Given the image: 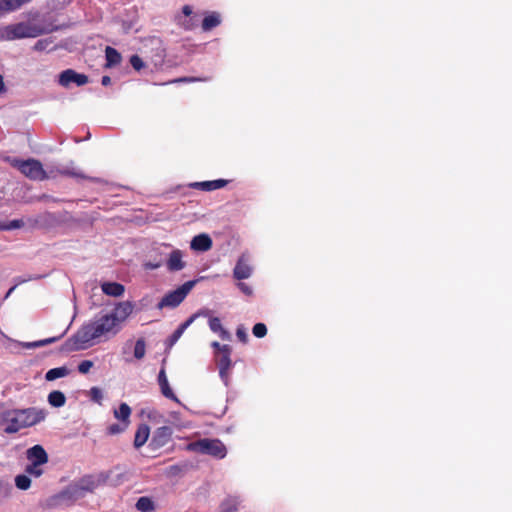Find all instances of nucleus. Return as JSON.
I'll list each match as a JSON object with an SVG mask.
<instances>
[{
  "mask_svg": "<svg viewBox=\"0 0 512 512\" xmlns=\"http://www.w3.org/2000/svg\"><path fill=\"white\" fill-rule=\"evenodd\" d=\"M21 428H24L21 424V420L18 416H13V419L8 421V425L5 427L4 432L7 434L17 433Z\"/></svg>",
  "mask_w": 512,
  "mask_h": 512,
  "instance_id": "33",
  "label": "nucleus"
},
{
  "mask_svg": "<svg viewBox=\"0 0 512 512\" xmlns=\"http://www.w3.org/2000/svg\"><path fill=\"white\" fill-rule=\"evenodd\" d=\"M111 83V78L107 75H104L101 79V84L103 86H108Z\"/></svg>",
  "mask_w": 512,
  "mask_h": 512,
  "instance_id": "53",
  "label": "nucleus"
},
{
  "mask_svg": "<svg viewBox=\"0 0 512 512\" xmlns=\"http://www.w3.org/2000/svg\"><path fill=\"white\" fill-rule=\"evenodd\" d=\"M253 335L257 338H263L267 334V327L264 323H256L252 329Z\"/></svg>",
  "mask_w": 512,
  "mask_h": 512,
  "instance_id": "38",
  "label": "nucleus"
},
{
  "mask_svg": "<svg viewBox=\"0 0 512 512\" xmlns=\"http://www.w3.org/2000/svg\"><path fill=\"white\" fill-rule=\"evenodd\" d=\"M52 42L51 38L40 39L35 43L33 49L38 52L44 51Z\"/></svg>",
  "mask_w": 512,
  "mask_h": 512,
  "instance_id": "41",
  "label": "nucleus"
},
{
  "mask_svg": "<svg viewBox=\"0 0 512 512\" xmlns=\"http://www.w3.org/2000/svg\"><path fill=\"white\" fill-rule=\"evenodd\" d=\"M108 477L109 475H106V472L85 475L74 484L80 490L81 496L83 498L85 492H93L98 486L105 484L108 480Z\"/></svg>",
  "mask_w": 512,
  "mask_h": 512,
  "instance_id": "7",
  "label": "nucleus"
},
{
  "mask_svg": "<svg viewBox=\"0 0 512 512\" xmlns=\"http://www.w3.org/2000/svg\"><path fill=\"white\" fill-rule=\"evenodd\" d=\"M146 344L143 339H139L135 343L134 357L136 359H142L145 356Z\"/></svg>",
  "mask_w": 512,
  "mask_h": 512,
  "instance_id": "37",
  "label": "nucleus"
},
{
  "mask_svg": "<svg viewBox=\"0 0 512 512\" xmlns=\"http://www.w3.org/2000/svg\"><path fill=\"white\" fill-rule=\"evenodd\" d=\"M63 335H64V333L61 334L60 336H57V337H51V338H47V339L36 341L37 342V347H43V346H46L48 344L54 343V342L58 341L61 337H63Z\"/></svg>",
  "mask_w": 512,
  "mask_h": 512,
  "instance_id": "47",
  "label": "nucleus"
},
{
  "mask_svg": "<svg viewBox=\"0 0 512 512\" xmlns=\"http://www.w3.org/2000/svg\"><path fill=\"white\" fill-rule=\"evenodd\" d=\"M47 401L54 408H61L66 403V396L60 390H53L48 394Z\"/></svg>",
  "mask_w": 512,
  "mask_h": 512,
  "instance_id": "23",
  "label": "nucleus"
},
{
  "mask_svg": "<svg viewBox=\"0 0 512 512\" xmlns=\"http://www.w3.org/2000/svg\"><path fill=\"white\" fill-rule=\"evenodd\" d=\"M158 383L161 389V393L168 399L178 401L176 395L170 388V385L168 383V379L166 377V373L164 369H161L158 375Z\"/></svg>",
  "mask_w": 512,
  "mask_h": 512,
  "instance_id": "15",
  "label": "nucleus"
},
{
  "mask_svg": "<svg viewBox=\"0 0 512 512\" xmlns=\"http://www.w3.org/2000/svg\"><path fill=\"white\" fill-rule=\"evenodd\" d=\"M212 245H213L212 239L206 233H202V234L194 236L190 242V248L193 251H198V252H206L212 248Z\"/></svg>",
  "mask_w": 512,
  "mask_h": 512,
  "instance_id": "11",
  "label": "nucleus"
},
{
  "mask_svg": "<svg viewBox=\"0 0 512 512\" xmlns=\"http://www.w3.org/2000/svg\"><path fill=\"white\" fill-rule=\"evenodd\" d=\"M15 288H16V285H14L13 287H11V288L7 291V293H6V295H5V297H4V298H5V299H7V298L11 295V293L15 290Z\"/></svg>",
  "mask_w": 512,
  "mask_h": 512,
  "instance_id": "56",
  "label": "nucleus"
},
{
  "mask_svg": "<svg viewBox=\"0 0 512 512\" xmlns=\"http://www.w3.org/2000/svg\"><path fill=\"white\" fill-rule=\"evenodd\" d=\"M114 416L116 419L121 420L124 423L128 422V404L123 402L119 408L114 410Z\"/></svg>",
  "mask_w": 512,
  "mask_h": 512,
  "instance_id": "34",
  "label": "nucleus"
},
{
  "mask_svg": "<svg viewBox=\"0 0 512 512\" xmlns=\"http://www.w3.org/2000/svg\"><path fill=\"white\" fill-rule=\"evenodd\" d=\"M89 82L88 76L82 73H78L73 69H66L62 71L58 76L59 85L67 88L70 84L74 83L77 86H84Z\"/></svg>",
  "mask_w": 512,
  "mask_h": 512,
  "instance_id": "9",
  "label": "nucleus"
},
{
  "mask_svg": "<svg viewBox=\"0 0 512 512\" xmlns=\"http://www.w3.org/2000/svg\"><path fill=\"white\" fill-rule=\"evenodd\" d=\"M25 473L27 475H30V476H33L35 478H38L40 476H42V474L44 473L43 469L41 468V465H38V464H35V463H29L26 467H25Z\"/></svg>",
  "mask_w": 512,
  "mask_h": 512,
  "instance_id": "36",
  "label": "nucleus"
},
{
  "mask_svg": "<svg viewBox=\"0 0 512 512\" xmlns=\"http://www.w3.org/2000/svg\"><path fill=\"white\" fill-rule=\"evenodd\" d=\"M237 286L241 290V292H243L245 295H247V296L252 295L253 290L248 284H246L244 282H239L237 284Z\"/></svg>",
  "mask_w": 512,
  "mask_h": 512,
  "instance_id": "48",
  "label": "nucleus"
},
{
  "mask_svg": "<svg viewBox=\"0 0 512 512\" xmlns=\"http://www.w3.org/2000/svg\"><path fill=\"white\" fill-rule=\"evenodd\" d=\"M58 217L51 212H45L36 217L35 223L39 226H50L58 222Z\"/></svg>",
  "mask_w": 512,
  "mask_h": 512,
  "instance_id": "27",
  "label": "nucleus"
},
{
  "mask_svg": "<svg viewBox=\"0 0 512 512\" xmlns=\"http://www.w3.org/2000/svg\"><path fill=\"white\" fill-rule=\"evenodd\" d=\"M60 29V26L54 25L51 21L29 20L20 22L6 27V38L8 40L22 39V38H35L44 34H48Z\"/></svg>",
  "mask_w": 512,
  "mask_h": 512,
  "instance_id": "2",
  "label": "nucleus"
},
{
  "mask_svg": "<svg viewBox=\"0 0 512 512\" xmlns=\"http://www.w3.org/2000/svg\"><path fill=\"white\" fill-rule=\"evenodd\" d=\"M186 263L183 261V253L179 249L173 250L166 261V267L171 272L180 271L185 267Z\"/></svg>",
  "mask_w": 512,
  "mask_h": 512,
  "instance_id": "12",
  "label": "nucleus"
},
{
  "mask_svg": "<svg viewBox=\"0 0 512 512\" xmlns=\"http://www.w3.org/2000/svg\"><path fill=\"white\" fill-rule=\"evenodd\" d=\"M24 226V222L22 219H14L8 223L0 222V231L14 230L19 229Z\"/></svg>",
  "mask_w": 512,
  "mask_h": 512,
  "instance_id": "35",
  "label": "nucleus"
},
{
  "mask_svg": "<svg viewBox=\"0 0 512 512\" xmlns=\"http://www.w3.org/2000/svg\"><path fill=\"white\" fill-rule=\"evenodd\" d=\"M26 458L29 463L44 465L48 463L49 456L42 445L36 444L26 450Z\"/></svg>",
  "mask_w": 512,
  "mask_h": 512,
  "instance_id": "10",
  "label": "nucleus"
},
{
  "mask_svg": "<svg viewBox=\"0 0 512 512\" xmlns=\"http://www.w3.org/2000/svg\"><path fill=\"white\" fill-rule=\"evenodd\" d=\"M15 486L19 490H28L31 486V479L27 474H19L15 477Z\"/></svg>",
  "mask_w": 512,
  "mask_h": 512,
  "instance_id": "32",
  "label": "nucleus"
},
{
  "mask_svg": "<svg viewBox=\"0 0 512 512\" xmlns=\"http://www.w3.org/2000/svg\"><path fill=\"white\" fill-rule=\"evenodd\" d=\"M70 374V369L66 366L56 367L48 370L45 373V380L48 382L54 381L59 378L66 377Z\"/></svg>",
  "mask_w": 512,
  "mask_h": 512,
  "instance_id": "25",
  "label": "nucleus"
},
{
  "mask_svg": "<svg viewBox=\"0 0 512 512\" xmlns=\"http://www.w3.org/2000/svg\"><path fill=\"white\" fill-rule=\"evenodd\" d=\"M31 279H32L31 277H30V278H28V280H31ZM26 281H27V279H22V278H20V277H19V278H17V283H16V285H17V284L24 283V282H26Z\"/></svg>",
  "mask_w": 512,
  "mask_h": 512,
  "instance_id": "57",
  "label": "nucleus"
},
{
  "mask_svg": "<svg viewBox=\"0 0 512 512\" xmlns=\"http://www.w3.org/2000/svg\"><path fill=\"white\" fill-rule=\"evenodd\" d=\"M182 13L185 17H190L189 19L179 20V24L184 28L185 30H192L197 25V19L196 15H193L192 7L189 5H184L182 8Z\"/></svg>",
  "mask_w": 512,
  "mask_h": 512,
  "instance_id": "17",
  "label": "nucleus"
},
{
  "mask_svg": "<svg viewBox=\"0 0 512 512\" xmlns=\"http://www.w3.org/2000/svg\"><path fill=\"white\" fill-rule=\"evenodd\" d=\"M222 352L217 355L216 362L218 367L231 368V346L224 344L222 347Z\"/></svg>",
  "mask_w": 512,
  "mask_h": 512,
  "instance_id": "19",
  "label": "nucleus"
},
{
  "mask_svg": "<svg viewBox=\"0 0 512 512\" xmlns=\"http://www.w3.org/2000/svg\"><path fill=\"white\" fill-rule=\"evenodd\" d=\"M228 180L217 179L212 181L194 182L190 184L191 188L202 190V191H213L221 189L228 184Z\"/></svg>",
  "mask_w": 512,
  "mask_h": 512,
  "instance_id": "14",
  "label": "nucleus"
},
{
  "mask_svg": "<svg viewBox=\"0 0 512 512\" xmlns=\"http://www.w3.org/2000/svg\"><path fill=\"white\" fill-rule=\"evenodd\" d=\"M189 449L201 454H207L217 459H222L227 454L225 445L219 439H200L189 444Z\"/></svg>",
  "mask_w": 512,
  "mask_h": 512,
  "instance_id": "4",
  "label": "nucleus"
},
{
  "mask_svg": "<svg viewBox=\"0 0 512 512\" xmlns=\"http://www.w3.org/2000/svg\"><path fill=\"white\" fill-rule=\"evenodd\" d=\"M195 284V280L187 281L183 285L178 287L176 290L168 292L157 304V307L159 309H163L164 307H177L183 302V300L186 298V296L192 290Z\"/></svg>",
  "mask_w": 512,
  "mask_h": 512,
  "instance_id": "5",
  "label": "nucleus"
},
{
  "mask_svg": "<svg viewBox=\"0 0 512 512\" xmlns=\"http://www.w3.org/2000/svg\"><path fill=\"white\" fill-rule=\"evenodd\" d=\"M2 160L9 163L12 167L19 170L24 176L33 181H43L48 179V175L43 168L42 163L34 158L26 160L11 156H3Z\"/></svg>",
  "mask_w": 512,
  "mask_h": 512,
  "instance_id": "3",
  "label": "nucleus"
},
{
  "mask_svg": "<svg viewBox=\"0 0 512 512\" xmlns=\"http://www.w3.org/2000/svg\"><path fill=\"white\" fill-rule=\"evenodd\" d=\"M149 434H150V428L148 425L146 424H141L136 433H135V437H134V446L136 448H139L141 447L142 445L145 444V442L148 440V437H149Z\"/></svg>",
  "mask_w": 512,
  "mask_h": 512,
  "instance_id": "24",
  "label": "nucleus"
},
{
  "mask_svg": "<svg viewBox=\"0 0 512 512\" xmlns=\"http://www.w3.org/2000/svg\"><path fill=\"white\" fill-rule=\"evenodd\" d=\"M198 81H207V78H197V77H181L174 80H171L169 83H192Z\"/></svg>",
  "mask_w": 512,
  "mask_h": 512,
  "instance_id": "43",
  "label": "nucleus"
},
{
  "mask_svg": "<svg viewBox=\"0 0 512 512\" xmlns=\"http://www.w3.org/2000/svg\"><path fill=\"white\" fill-rule=\"evenodd\" d=\"M171 429L167 426H163L157 429L153 441L157 442L158 445H165L171 437Z\"/></svg>",
  "mask_w": 512,
  "mask_h": 512,
  "instance_id": "26",
  "label": "nucleus"
},
{
  "mask_svg": "<svg viewBox=\"0 0 512 512\" xmlns=\"http://www.w3.org/2000/svg\"><path fill=\"white\" fill-rule=\"evenodd\" d=\"M21 345H22V347L27 348V349L37 348V342L36 341H34V342H24Z\"/></svg>",
  "mask_w": 512,
  "mask_h": 512,
  "instance_id": "51",
  "label": "nucleus"
},
{
  "mask_svg": "<svg viewBox=\"0 0 512 512\" xmlns=\"http://www.w3.org/2000/svg\"><path fill=\"white\" fill-rule=\"evenodd\" d=\"M128 318V301L116 304L110 311L101 314L94 322L83 325L76 334L60 347L61 352H73L86 348V344L102 335H115Z\"/></svg>",
  "mask_w": 512,
  "mask_h": 512,
  "instance_id": "1",
  "label": "nucleus"
},
{
  "mask_svg": "<svg viewBox=\"0 0 512 512\" xmlns=\"http://www.w3.org/2000/svg\"><path fill=\"white\" fill-rule=\"evenodd\" d=\"M4 90H5L4 79H3V76L0 75V92H3Z\"/></svg>",
  "mask_w": 512,
  "mask_h": 512,
  "instance_id": "55",
  "label": "nucleus"
},
{
  "mask_svg": "<svg viewBox=\"0 0 512 512\" xmlns=\"http://www.w3.org/2000/svg\"><path fill=\"white\" fill-rule=\"evenodd\" d=\"M102 292L108 296L119 297L125 292V286L118 282H103Z\"/></svg>",
  "mask_w": 512,
  "mask_h": 512,
  "instance_id": "16",
  "label": "nucleus"
},
{
  "mask_svg": "<svg viewBox=\"0 0 512 512\" xmlns=\"http://www.w3.org/2000/svg\"><path fill=\"white\" fill-rule=\"evenodd\" d=\"M209 328L218 334L222 340H229L231 337L230 333L222 326L221 320L218 317H211L209 319Z\"/></svg>",
  "mask_w": 512,
  "mask_h": 512,
  "instance_id": "18",
  "label": "nucleus"
},
{
  "mask_svg": "<svg viewBox=\"0 0 512 512\" xmlns=\"http://www.w3.org/2000/svg\"><path fill=\"white\" fill-rule=\"evenodd\" d=\"M39 200H42V201H56L52 196H49V195H46V194H43Z\"/></svg>",
  "mask_w": 512,
  "mask_h": 512,
  "instance_id": "54",
  "label": "nucleus"
},
{
  "mask_svg": "<svg viewBox=\"0 0 512 512\" xmlns=\"http://www.w3.org/2000/svg\"><path fill=\"white\" fill-rule=\"evenodd\" d=\"M220 23V14L217 12H211L210 14L204 17V19L202 20L201 27L204 32H208L219 26Z\"/></svg>",
  "mask_w": 512,
  "mask_h": 512,
  "instance_id": "20",
  "label": "nucleus"
},
{
  "mask_svg": "<svg viewBox=\"0 0 512 512\" xmlns=\"http://www.w3.org/2000/svg\"><path fill=\"white\" fill-rule=\"evenodd\" d=\"M238 505L239 500L236 497H228L220 504L218 512H236Z\"/></svg>",
  "mask_w": 512,
  "mask_h": 512,
  "instance_id": "30",
  "label": "nucleus"
},
{
  "mask_svg": "<svg viewBox=\"0 0 512 512\" xmlns=\"http://www.w3.org/2000/svg\"><path fill=\"white\" fill-rule=\"evenodd\" d=\"M80 498H82L80 490L75 484H70L59 493L51 496L47 500V507L55 508L60 505L70 506Z\"/></svg>",
  "mask_w": 512,
  "mask_h": 512,
  "instance_id": "6",
  "label": "nucleus"
},
{
  "mask_svg": "<svg viewBox=\"0 0 512 512\" xmlns=\"http://www.w3.org/2000/svg\"><path fill=\"white\" fill-rule=\"evenodd\" d=\"M135 507L140 512H151L155 509L153 500L147 496L140 497L137 500Z\"/></svg>",
  "mask_w": 512,
  "mask_h": 512,
  "instance_id": "29",
  "label": "nucleus"
},
{
  "mask_svg": "<svg viewBox=\"0 0 512 512\" xmlns=\"http://www.w3.org/2000/svg\"><path fill=\"white\" fill-rule=\"evenodd\" d=\"M16 412H17V409L5 410L2 413L3 420L7 421V422L10 421L11 419H13V416H16Z\"/></svg>",
  "mask_w": 512,
  "mask_h": 512,
  "instance_id": "49",
  "label": "nucleus"
},
{
  "mask_svg": "<svg viewBox=\"0 0 512 512\" xmlns=\"http://www.w3.org/2000/svg\"><path fill=\"white\" fill-rule=\"evenodd\" d=\"M219 369V376L224 382V384L227 386L229 383V372L231 368H224V367H218Z\"/></svg>",
  "mask_w": 512,
  "mask_h": 512,
  "instance_id": "46",
  "label": "nucleus"
},
{
  "mask_svg": "<svg viewBox=\"0 0 512 512\" xmlns=\"http://www.w3.org/2000/svg\"><path fill=\"white\" fill-rule=\"evenodd\" d=\"M125 430V425H120L117 423H114L107 428V434L108 435H116Z\"/></svg>",
  "mask_w": 512,
  "mask_h": 512,
  "instance_id": "44",
  "label": "nucleus"
},
{
  "mask_svg": "<svg viewBox=\"0 0 512 512\" xmlns=\"http://www.w3.org/2000/svg\"><path fill=\"white\" fill-rule=\"evenodd\" d=\"M223 345H224V344H220V343H219V342H217V341H214V342H212V344H211V346H212V347H213V348L218 352V354L222 352V349H223L222 347H223Z\"/></svg>",
  "mask_w": 512,
  "mask_h": 512,
  "instance_id": "52",
  "label": "nucleus"
},
{
  "mask_svg": "<svg viewBox=\"0 0 512 512\" xmlns=\"http://www.w3.org/2000/svg\"><path fill=\"white\" fill-rule=\"evenodd\" d=\"M252 274V268L249 265L247 259L244 256H241L233 270V276L237 280L247 279Z\"/></svg>",
  "mask_w": 512,
  "mask_h": 512,
  "instance_id": "13",
  "label": "nucleus"
},
{
  "mask_svg": "<svg viewBox=\"0 0 512 512\" xmlns=\"http://www.w3.org/2000/svg\"><path fill=\"white\" fill-rule=\"evenodd\" d=\"M31 0H0V15L15 11Z\"/></svg>",
  "mask_w": 512,
  "mask_h": 512,
  "instance_id": "21",
  "label": "nucleus"
},
{
  "mask_svg": "<svg viewBox=\"0 0 512 512\" xmlns=\"http://www.w3.org/2000/svg\"><path fill=\"white\" fill-rule=\"evenodd\" d=\"M106 475H109L106 483H109L110 485L113 486L122 483L126 479V473L120 472L119 468H115L114 470L106 472Z\"/></svg>",
  "mask_w": 512,
  "mask_h": 512,
  "instance_id": "31",
  "label": "nucleus"
},
{
  "mask_svg": "<svg viewBox=\"0 0 512 512\" xmlns=\"http://www.w3.org/2000/svg\"><path fill=\"white\" fill-rule=\"evenodd\" d=\"M194 316H191L189 319H187L184 323H182L169 337V346H173L181 337L183 332L186 330V328L193 322Z\"/></svg>",
  "mask_w": 512,
  "mask_h": 512,
  "instance_id": "28",
  "label": "nucleus"
},
{
  "mask_svg": "<svg viewBox=\"0 0 512 512\" xmlns=\"http://www.w3.org/2000/svg\"><path fill=\"white\" fill-rule=\"evenodd\" d=\"M57 171L61 175L70 176V177H74V178H85V176L81 172L75 171L73 169H69L67 167L58 168Z\"/></svg>",
  "mask_w": 512,
  "mask_h": 512,
  "instance_id": "39",
  "label": "nucleus"
},
{
  "mask_svg": "<svg viewBox=\"0 0 512 512\" xmlns=\"http://www.w3.org/2000/svg\"><path fill=\"white\" fill-rule=\"evenodd\" d=\"M89 395L92 401L101 404L103 392L99 387H92L89 391Z\"/></svg>",
  "mask_w": 512,
  "mask_h": 512,
  "instance_id": "40",
  "label": "nucleus"
},
{
  "mask_svg": "<svg viewBox=\"0 0 512 512\" xmlns=\"http://www.w3.org/2000/svg\"><path fill=\"white\" fill-rule=\"evenodd\" d=\"M236 335L238 337V339L243 342V343H246L247 340H248V335L246 333V331L242 328V327H238L237 328V331H236Z\"/></svg>",
  "mask_w": 512,
  "mask_h": 512,
  "instance_id": "50",
  "label": "nucleus"
},
{
  "mask_svg": "<svg viewBox=\"0 0 512 512\" xmlns=\"http://www.w3.org/2000/svg\"><path fill=\"white\" fill-rule=\"evenodd\" d=\"M16 415L21 420L24 428L34 426L45 420L47 411L36 407H29L25 409H17Z\"/></svg>",
  "mask_w": 512,
  "mask_h": 512,
  "instance_id": "8",
  "label": "nucleus"
},
{
  "mask_svg": "<svg viewBox=\"0 0 512 512\" xmlns=\"http://www.w3.org/2000/svg\"><path fill=\"white\" fill-rule=\"evenodd\" d=\"M130 65L137 71H140L145 67V63L138 55H133L130 57Z\"/></svg>",
  "mask_w": 512,
  "mask_h": 512,
  "instance_id": "42",
  "label": "nucleus"
},
{
  "mask_svg": "<svg viewBox=\"0 0 512 512\" xmlns=\"http://www.w3.org/2000/svg\"><path fill=\"white\" fill-rule=\"evenodd\" d=\"M93 367V362L90 361V360H83L82 362H80V364L78 365V371L81 373V374H86L90 371V369Z\"/></svg>",
  "mask_w": 512,
  "mask_h": 512,
  "instance_id": "45",
  "label": "nucleus"
},
{
  "mask_svg": "<svg viewBox=\"0 0 512 512\" xmlns=\"http://www.w3.org/2000/svg\"><path fill=\"white\" fill-rule=\"evenodd\" d=\"M105 58H106L105 66L108 68L118 65L122 59L121 54L115 48H113L111 46H106Z\"/></svg>",
  "mask_w": 512,
  "mask_h": 512,
  "instance_id": "22",
  "label": "nucleus"
}]
</instances>
